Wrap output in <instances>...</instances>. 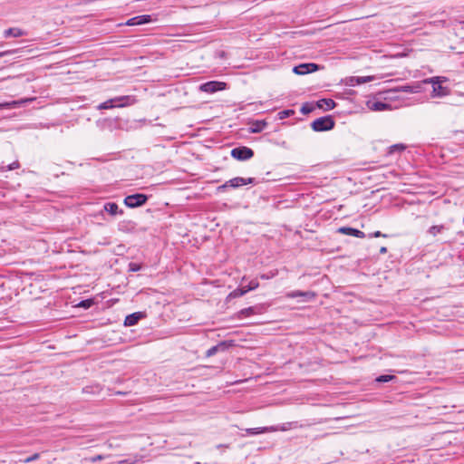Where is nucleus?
<instances>
[{
  "mask_svg": "<svg viewBox=\"0 0 464 464\" xmlns=\"http://www.w3.org/2000/svg\"><path fill=\"white\" fill-rule=\"evenodd\" d=\"M136 102V99L133 96L126 95V96H118L112 99H110L104 102L100 103L97 106L98 110H109L115 107L122 108L125 106L132 105Z\"/></svg>",
  "mask_w": 464,
  "mask_h": 464,
  "instance_id": "1",
  "label": "nucleus"
},
{
  "mask_svg": "<svg viewBox=\"0 0 464 464\" xmlns=\"http://www.w3.org/2000/svg\"><path fill=\"white\" fill-rule=\"evenodd\" d=\"M254 183H255V179L254 178L245 179V178H241V177H236V178H233L231 179L226 181L224 184L218 186L217 188V191L218 192H224L228 188H240L242 186L248 185V184H254Z\"/></svg>",
  "mask_w": 464,
  "mask_h": 464,
  "instance_id": "2",
  "label": "nucleus"
},
{
  "mask_svg": "<svg viewBox=\"0 0 464 464\" xmlns=\"http://www.w3.org/2000/svg\"><path fill=\"white\" fill-rule=\"evenodd\" d=\"M334 125L335 122L334 119L332 118V116L328 115L314 120L312 122L311 127L313 130L319 132L331 130L334 128Z\"/></svg>",
  "mask_w": 464,
  "mask_h": 464,
  "instance_id": "3",
  "label": "nucleus"
},
{
  "mask_svg": "<svg viewBox=\"0 0 464 464\" xmlns=\"http://www.w3.org/2000/svg\"><path fill=\"white\" fill-rule=\"evenodd\" d=\"M148 197L145 194L137 193L129 195L124 198V204L130 208H138L146 203Z\"/></svg>",
  "mask_w": 464,
  "mask_h": 464,
  "instance_id": "4",
  "label": "nucleus"
},
{
  "mask_svg": "<svg viewBox=\"0 0 464 464\" xmlns=\"http://www.w3.org/2000/svg\"><path fill=\"white\" fill-rule=\"evenodd\" d=\"M231 156L237 160H246L254 156V151L248 147L241 146L234 148Z\"/></svg>",
  "mask_w": 464,
  "mask_h": 464,
  "instance_id": "5",
  "label": "nucleus"
},
{
  "mask_svg": "<svg viewBox=\"0 0 464 464\" xmlns=\"http://www.w3.org/2000/svg\"><path fill=\"white\" fill-rule=\"evenodd\" d=\"M226 82H218V81H210L205 82L199 86V90L208 93H214L218 91H222L226 89Z\"/></svg>",
  "mask_w": 464,
  "mask_h": 464,
  "instance_id": "6",
  "label": "nucleus"
},
{
  "mask_svg": "<svg viewBox=\"0 0 464 464\" xmlns=\"http://www.w3.org/2000/svg\"><path fill=\"white\" fill-rule=\"evenodd\" d=\"M319 69V65L314 63H301L295 66L293 72L295 74L304 75L306 73L316 72Z\"/></svg>",
  "mask_w": 464,
  "mask_h": 464,
  "instance_id": "7",
  "label": "nucleus"
},
{
  "mask_svg": "<svg viewBox=\"0 0 464 464\" xmlns=\"http://www.w3.org/2000/svg\"><path fill=\"white\" fill-rule=\"evenodd\" d=\"M233 345H234L233 344V341H223V342H220L217 345H214V346L210 347L206 352V356L207 357H211V356L215 355L216 353H218V352H225L226 350H227L229 347H231Z\"/></svg>",
  "mask_w": 464,
  "mask_h": 464,
  "instance_id": "8",
  "label": "nucleus"
},
{
  "mask_svg": "<svg viewBox=\"0 0 464 464\" xmlns=\"http://www.w3.org/2000/svg\"><path fill=\"white\" fill-rule=\"evenodd\" d=\"M315 295H316L314 292L300 291V290L291 291L286 294V297H288V298L302 297L304 299V301H311V300L314 299Z\"/></svg>",
  "mask_w": 464,
  "mask_h": 464,
  "instance_id": "9",
  "label": "nucleus"
},
{
  "mask_svg": "<svg viewBox=\"0 0 464 464\" xmlns=\"http://www.w3.org/2000/svg\"><path fill=\"white\" fill-rule=\"evenodd\" d=\"M337 232L343 235L352 236L358 238L365 237L364 232L350 227H341L338 228Z\"/></svg>",
  "mask_w": 464,
  "mask_h": 464,
  "instance_id": "10",
  "label": "nucleus"
},
{
  "mask_svg": "<svg viewBox=\"0 0 464 464\" xmlns=\"http://www.w3.org/2000/svg\"><path fill=\"white\" fill-rule=\"evenodd\" d=\"M150 21H151L150 15L142 14V15H138V16H135V17H132V18L129 19L125 23V24L129 25V26L140 25V24H148Z\"/></svg>",
  "mask_w": 464,
  "mask_h": 464,
  "instance_id": "11",
  "label": "nucleus"
},
{
  "mask_svg": "<svg viewBox=\"0 0 464 464\" xmlns=\"http://www.w3.org/2000/svg\"><path fill=\"white\" fill-rule=\"evenodd\" d=\"M367 106L371 111H382L391 108L389 103L381 101H368Z\"/></svg>",
  "mask_w": 464,
  "mask_h": 464,
  "instance_id": "12",
  "label": "nucleus"
},
{
  "mask_svg": "<svg viewBox=\"0 0 464 464\" xmlns=\"http://www.w3.org/2000/svg\"><path fill=\"white\" fill-rule=\"evenodd\" d=\"M144 316L141 312L130 314L125 317L124 325L132 326L138 324V322Z\"/></svg>",
  "mask_w": 464,
  "mask_h": 464,
  "instance_id": "13",
  "label": "nucleus"
},
{
  "mask_svg": "<svg viewBox=\"0 0 464 464\" xmlns=\"http://www.w3.org/2000/svg\"><path fill=\"white\" fill-rule=\"evenodd\" d=\"M449 92V89L442 86L441 83H436L432 86V97H444L447 96Z\"/></svg>",
  "mask_w": 464,
  "mask_h": 464,
  "instance_id": "14",
  "label": "nucleus"
},
{
  "mask_svg": "<svg viewBox=\"0 0 464 464\" xmlns=\"http://www.w3.org/2000/svg\"><path fill=\"white\" fill-rule=\"evenodd\" d=\"M24 35H26V33L18 28V27H12V28H8L6 30H5L4 32V36L5 38H8V37H21V36H24Z\"/></svg>",
  "mask_w": 464,
  "mask_h": 464,
  "instance_id": "15",
  "label": "nucleus"
},
{
  "mask_svg": "<svg viewBox=\"0 0 464 464\" xmlns=\"http://www.w3.org/2000/svg\"><path fill=\"white\" fill-rule=\"evenodd\" d=\"M277 430L276 428L270 426V427H262V428H250L246 429V432L248 435H257L261 433L270 432V431H276Z\"/></svg>",
  "mask_w": 464,
  "mask_h": 464,
  "instance_id": "16",
  "label": "nucleus"
},
{
  "mask_svg": "<svg viewBox=\"0 0 464 464\" xmlns=\"http://www.w3.org/2000/svg\"><path fill=\"white\" fill-rule=\"evenodd\" d=\"M262 306L256 305V306H250L247 308L242 309L239 314L244 317H248L252 314H259L262 313Z\"/></svg>",
  "mask_w": 464,
  "mask_h": 464,
  "instance_id": "17",
  "label": "nucleus"
},
{
  "mask_svg": "<svg viewBox=\"0 0 464 464\" xmlns=\"http://www.w3.org/2000/svg\"><path fill=\"white\" fill-rule=\"evenodd\" d=\"M336 102L332 99H321L316 102V107L324 109L326 111L332 110L335 107Z\"/></svg>",
  "mask_w": 464,
  "mask_h": 464,
  "instance_id": "18",
  "label": "nucleus"
},
{
  "mask_svg": "<svg viewBox=\"0 0 464 464\" xmlns=\"http://www.w3.org/2000/svg\"><path fill=\"white\" fill-rule=\"evenodd\" d=\"M103 209L112 216H115L117 214H123V211L121 209H119L118 205L114 202L105 203L103 206Z\"/></svg>",
  "mask_w": 464,
  "mask_h": 464,
  "instance_id": "19",
  "label": "nucleus"
},
{
  "mask_svg": "<svg viewBox=\"0 0 464 464\" xmlns=\"http://www.w3.org/2000/svg\"><path fill=\"white\" fill-rule=\"evenodd\" d=\"M266 125L267 123L264 121H256L252 124L250 131L252 133H259L266 127Z\"/></svg>",
  "mask_w": 464,
  "mask_h": 464,
  "instance_id": "20",
  "label": "nucleus"
},
{
  "mask_svg": "<svg viewBox=\"0 0 464 464\" xmlns=\"http://www.w3.org/2000/svg\"><path fill=\"white\" fill-rule=\"evenodd\" d=\"M420 90V84L417 85H403L400 87V91L407 93H417Z\"/></svg>",
  "mask_w": 464,
  "mask_h": 464,
  "instance_id": "21",
  "label": "nucleus"
},
{
  "mask_svg": "<svg viewBox=\"0 0 464 464\" xmlns=\"http://www.w3.org/2000/svg\"><path fill=\"white\" fill-rule=\"evenodd\" d=\"M445 81H446L445 77L436 76V77L427 78V79L423 80L422 82L423 83H430L433 86L436 83H442Z\"/></svg>",
  "mask_w": 464,
  "mask_h": 464,
  "instance_id": "22",
  "label": "nucleus"
},
{
  "mask_svg": "<svg viewBox=\"0 0 464 464\" xmlns=\"http://www.w3.org/2000/svg\"><path fill=\"white\" fill-rule=\"evenodd\" d=\"M444 225L432 226L429 228L428 233L433 237H436L438 234L441 233L445 229Z\"/></svg>",
  "mask_w": 464,
  "mask_h": 464,
  "instance_id": "23",
  "label": "nucleus"
},
{
  "mask_svg": "<svg viewBox=\"0 0 464 464\" xmlns=\"http://www.w3.org/2000/svg\"><path fill=\"white\" fill-rule=\"evenodd\" d=\"M314 110V104L312 103H309V102H305L303 104V106L301 107V112L303 114H309L311 113Z\"/></svg>",
  "mask_w": 464,
  "mask_h": 464,
  "instance_id": "24",
  "label": "nucleus"
},
{
  "mask_svg": "<svg viewBox=\"0 0 464 464\" xmlns=\"http://www.w3.org/2000/svg\"><path fill=\"white\" fill-rule=\"evenodd\" d=\"M248 291L246 290V286H241L239 288H237L236 290H234L230 295L233 296V297H239V296H242L244 295L245 294H246Z\"/></svg>",
  "mask_w": 464,
  "mask_h": 464,
  "instance_id": "25",
  "label": "nucleus"
},
{
  "mask_svg": "<svg viewBox=\"0 0 464 464\" xmlns=\"http://www.w3.org/2000/svg\"><path fill=\"white\" fill-rule=\"evenodd\" d=\"M395 378L396 377L394 375L383 374V375H380L379 377H377L375 379V381L377 382H388Z\"/></svg>",
  "mask_w": 464,
  "mask_h": 464,
  "instance_id": "26",
  "label": "nucleus"
},
{
  "mask_svg": "<svg viewBox=\"0 0 464 464\" xmlns=\"http://www.w3.org/2000/svg\"><path fill=\"white\" fill-rule=\"evenodd\" d=\"M295 114V111L293 110H284L278 112V119L284 120L287 117H290Z\"/></svg>",
  "mask_w": 464,
  "mask_h": 464,
  "instance_id": "27",
  "label": "nucleus"
},
{
  "mask_svg": "<svg viewBox=\"0 0 464 464\" xmlns=\"http://www.w3.org/2000/svg\"><path fill=\"white\" fill-rule=\"evenodd\" d=\"M17 104H18V102H15V101L9 102H1L0 103V110L14 108Z\"/></svg>",
  "mask_w": 464,
  "mask_h": 464,
  "instance_id": "28",
  "label": "nucleus"
},
{
  "mask_svg": "<svg viewBox=\"0 0 464 464\" xmlns=\"http://www.w3.org/2000/svg\"><path fill=\"white\" fill-rule=\"evenodd\" d=\"M259 286V283L256 279L251 280L247 285H246V290L252 291L256 289Z\"/></svg>",
  "mask_w": 464,
  "mask_h": 464,
  "instance_id": "29",
  "label": "nucleus"
},
{
  "mask_svg": "<svg viewBox=\"0 0 464 464\" xmlns=\"http://www.w3.org/2000/svg\"><path fill=\"white\" fill-rule=\"evenodd\" d=\"M20 166L19 162L18 161H14L9 165H7L6 167H1V169L3 171H5V170H13V169H18Z\"/></svg>",
  "mask_w": 464,
  "mask_h": 464,
  "instance_id": "30",
  "label": "nucleus"
},
{
  "mask_svg": "<svg viewBox=\"0 0 464 464\" xmlns=\"http://www.w3.org/2000/svg\"><path fill=\"white\" fill-rule=\"evenodd\" d=\"M39 458H40V454L39 453H34L32 456L26 458L25 459L19 460V461L23 462V463H30V462H33L34 460H37Z\"/></svg>",
  "mask_w": 464,
  "mask_h": 464,
  "instance_id": "31",
  "label": "nucleus"
},
{
  "mask_svg": "<svg viewBox=\"0 0 464 464\" xmlns=\"http://www.w3.org/2000/svg\"><path fill=\"white\" fill-rule=\"evenodd\" d=\"M405 146L403 144H395L391 146L390 148V153H393L394 151H401L405 150Z\"/></svg>",
  "mask_w": 464,
  "mask_h": 464,
  "instance_id": "32",
  "label": "nucleus"
},
{
  "mask_svg": "<svg viewBox=\"0 0 464 464\" xmlns=\"http://www.w3.org/2000/svg\"><path fill=\"white\" fill-rule=\"evenodd\" d=\"M83 392H87V393H96V392H99L100 391V388L99 386H95V387H92V386H88V387H85L83 388Z\"/></svg>",
  "mask_w": 464,
  "mask_h": 464,
  "instance_id": "33",
  "label": "nucleus"
},
{
  "mask_svg": "<svg viewBox=\"0 0 464 464\" xmlns=\"http://www.w3.org/2000/svg\"><path fill=\"white\" fill-rule=\"evenodd\" d=\"M370 77H356V78H352V82L355 81L356 83H363V82H367L368 81H370Z\"/></svg>",
  "mask_w": 464,
  "mask_h": 464,
  "instance_id": "34",
  "label": "nucleus"
},
{
  "mask_svg": "<svg viewBox=\"0 0 464 464\" xmlns=\"http://www.w3.org/2000/svg\"><path fill=\"white\" fill-rule=\"evenodd\" d=\"M129 269H130V271L137 272V271L140 270V266L136 263H130Z\"/></svg>",
  "mask_w": 464,
  "mask_h": 464,
  "instance_id": "35",
  "label": "nucleus"
},
{
  "mask_svg": "<svg viewBox=\"0 0 464 464\" xmlns=\"http://www.w3.org/2000/svg\"><path fill=\"white\" fill-rule=\"evenodd\" d=\"M117 462L118 464H135L137 462V459H127Z\"/></svg>",
  "mask_w": 464,
  "mask_h": 464,
  "instance_id": "36",
  "label": "nucleus"
},
{
  "mask_svg": "<svg viewBox=\"0 0 464 464\" xmlns=\"http://www.w3.org/2000/svg\"><path fill=\"white\" fill-rule=\"evenodd\" d=\"M369 237H387L388 235L382 234L381 231H375L374 233L370 234Z\"/></svg>",
  "mask_w": 464,
  "mask_h": 464,
  "instance_id": "37",
  "label": "nucleus"
},
{
  "mask_svg": "<svg viewBox=\"0 0 464 464\" xmlns=\"http://www.w3.org/2000/svg\"><path fill=\"white\" fill-rule=\"evenodd\" d=\"M92 301L91 300H83L80 303V306L84 308H89L91 306Z\"/></svg>",
  "mask_w": 464,
  "mask_h": 464,
  "instance_id": "38",
  "label": "nucleus"
},
{
  "mask_svg": "<svg viewBox=\"0 0 464 464\" xmlns=\"http://www.w3.org/2000/svg\"><path fill=\"white\" fill-rule=\"evenodd\" d=\"M105 459V457H104L103 455H96V456H94V457H92V458L91 459V461H92V463H95V462L100 461V460H102V459Z\"/></svg>",
  "mask_w": 464,
  "mask_h": 464,
  "instance_id": "39",
  "label": "nucleus"
},
{
  "mask_svg": "<svg viewBox=\"0 0 464 464\" xmlns=\"http://www.w3.org/2000/svg\"><path fill=\"white\" fill-rule=\"evenodd\" d=\"M380 253L381 254H386L387 253V247L386 246H382L380 248Z\"/></svg>",
  "mask_w": 464,
  "mask_h": 464,
  "instance_id": "40",
  "label": "nucleus"
},
{
  "mask_svg": "<svg viewBox=\"0 0 464 464\" xmlns=\"http://www.w3.org/2000/svg\"><path fill=\"white\" fill-rule=\"evenodd\" d=\"M227 445H224V444H218L217 445V448L218 449H222V448H227Z\"/></svg>",
  "mask_w": 464,
  "mask_h": 464,
  "instance_id": "41",
  "label": "nucleus"
},
{
  "mask_svg": "<svg viewBox=\"0 0 464 464\" xmlns=\"http://www.w3.org/2000/svg\"><path fill=\"white\" fill-rule=\"evenodd\" d=\"M261 278H262V279H268L269 277H268L267 276H266V275H262V276H261Z\"/></svg>",
  "mask_w": 464,
  "mask_h": 464,
  "instance_id": "42",
  "label": "nucleus"
},
{
  "mask_svg": "<svg viewBox=\"0 0 464 464\" xmlns=\"http://www.w3.org/2000/svg\"><path fill=\"white\" fill-rule=\"evenodd\" d=\"M5 54V53H0V57H2Z\"/></svg>",
  "mask_w": 464,
  "mask_h": 464,
  "instance_id": "43",
  "label": "nucleus"
},
{
  "mask_svg": "<svg viewBox=\"0 0 464 464\" xmlns=\"http://www.w3.org/2000/svg\"><path fill=\"white\" fill-rule=\"evenodd\" d=\"M110 464H118V462H112V463H110Z\"/></svg>",
  "mask_w": 464,
  "mask_h": 464,
  "instance_id": "44",
  "label": "nucleus"
},
{
  "mask_svg": "<svg viewBox=\"0 0 464 464\" xmlns=\"http://www.w3.org/2000/svg\"><path fill=\"white\" fill-rule=\"evenodd\" d=\"M462 24H464V21L462 22Z\"/></svg>",
  "mask_w": 464,
  "mask_h": 464,
  "instance_id": "45",
  "label": "nucleus"
},
{
  "mask_svg": "<svg viewBox=\"0 0 464 464\" xmlns=\"http://www.w3.org/2000/svg\"><path fill=\"white\" fill-rule=\"evenodd\" d=\"M463 223H464V218H463Z\"/></svg>",
  "mask_w": 464,
  "mask_h": 464,
  "instance_id": "46",
  "label": "nucleus"
}]
</instances>
